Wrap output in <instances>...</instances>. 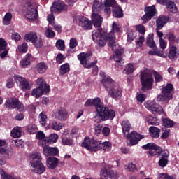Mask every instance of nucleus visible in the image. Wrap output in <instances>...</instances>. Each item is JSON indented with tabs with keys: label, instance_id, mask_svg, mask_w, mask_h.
Wrapping results in <instances>:
<instances>
[{
	"label": "nucleus",
	"instance_id": "obj_37",
	"mask_svg": "<svg viewBox=\"0 0 179 179\" xmlns=\"http://www.w3.org/2000/svg\"><path fill=\"white\" fill-rule=\"evenodd\" d=\"M158 156H159V159H169V156H170V152L169 150H163L161 147L157 150Z\"/></svg>",
	"mask_w": 179,
	"mask_h": 179
},
{
	"label": "nucleus",
	"instance_id": "obj_57",
	"mask_svg": "<svg viewBox=\"0 0 179 179\" xmlns=\"http://www.w3.org/2000/svg\"><path fill=\"white\" fill-rule=\"evenodd\" d=\"M168 41H169V44H171L172 45H174V43H176V35L173 33H169L168 34Z\"/></svg>",
	"mask_w": 179,
	"mask_h": 179
},
{
	"label": "nucleus",
	"instance_id": "obj_7",
	"mask_svg": "<svg viewBox=\"0 0 179 179\" xmlns=\"http://www.w3.org/2000/svg\"><path fill=\"white\" fill-rule=\"evenodd\" d=\"M93 54L92 52H81L79 55H78L77 57L78 61H80V63L82 66H84V68H87V69H90V68L94 66L96 64H97V60H94L92 62L87 63L89 59H90V57H92Z\"/></svg>",
	"mask_w": 179,
	"mask_h": 179
},
{
	"label": "nucleus",
	"instance_id": "obj_46",
	"mask_svg": "<svg viewBox=\"0 0 179 179\" xmlns=\"http://www.w3.org/2000/svg\"><path fill=\"white\" fill-rule=\"evenodd\" d=\"M164 127L166 128H171L174 125V122L169 118H164L162 120Z\"/></svg>",
	"mask_w": 179,
	"mask_h": 179
},
{
	"label": "nucleus",
	"instance_id": "obj_24",
	"mask_svg": "<svg viewBox=\"0 0 179 179\" xmlns=\"http://www.w3.org/2000/svg\"><path fill=\"white\" fill-rule=\"evenodd\" d=\"M56 117L59 121H66L68 118V110L64 108H60L56 113Z\"/></svg>",
	"mask_w": 179,
	"mask_h": 179
},
{
	"label": "nucleus",
	"instance_id": "obj_19",
	"mask_svg": "<svg viewBox=\"0 0 179 179\" xmlns=\"http://www.w3.org/2000/svg\"><path fill=\"white\" fill-rule=\"evenodd\" d=\"M16 80L18 81L19 86L20 89L23 90V92H26V90H30V89H31V85H30L29 81L26 78L20 76H17L16 77Z\"/></svg>",
	"mask_w": 179,
	"mask_h": 179
},
{
	"label": "nucleus",
	"instance_id": "obj_26",
	"mask_svg": "<svg viewBox=\"0 0 179 179\" xmlns=\"http://www.w3.org/2000/svg\"><path fill=\"white\" fill-rule=\"evenodd\" d=\"M169 22V17L164 15L159 17L156 21L157 30H162L164 24Z\"/></svg>",
	"mask_w": 179,
	"mask_h": 179
},
{
	"label": "nucleus",
	"instance_id": "obj_31",
	"mask_svg": "<svg viewBox=\"0 0 179 179\" xmlns=\"http://www.w3.org/2000/svg\"><path fill=\"white\" fill-rule=\"evenodd\" d=\"M149 132L152 138H155V139H158V138L160 136V129L155 126H151L149 128Z\"/></svg>",
	"mask_w": 179,
	"mask_h": 179
},
{
	"label": "nucleus",
	"instance_id": "obj_12",
	"mask_svg": "<svg viewBox=\"0 0 179 179\" xmlns=\"http://www.w3.org/2000/svg\"><path fill=\"white\" fill-rule=\"evenodd\" d=\"M144 106L152 114H163V107L153 101L145 103Z\"/></svg>",
	"mask_w": 179,
	"mask_h": 179
},
{
	"label": "nucleus",
	"instance_id": "obj_58",
	"mask_svg": "<svg viewBox=\"0 0 179 179\" xmlns=\"http://www.w3.org/2000/svg\"><path fill=\"white\" fill-rule=\"evenodd\" d=\"M136 99L139 103H143L146 100V94L137 93Z\"/></svg>",
	"mask_w": 179,
	"mask_h": 179
},
{
	"label": "nucleus",
	"instance_id": "obj_33",
	"mask_svg": "<svg viewBox=\"0 0 179 179\" xmlns=\"http://www.w3.org/2000/svg\"><path fill=\"white\" fill-rule=\"evenodd\" d=\"M58 141V134H52L48 137H45L44 140V143L47 145V143H55Z\"/></svg>",
	"mask_w": 179,
	"mask_h": 179
},
{
	"label": "nucleus",
	"instance_id": "obj_43",
	"mask_svg": "<svg viewBox=\"0 0 179 179\" xmlns=\"http://www.w3.org/2000/svg\"><path fill=\"white\" fill-rule=\"evenodd\" d=\"M47 68H48L47 64L44 62H41L37 65V71L40 73H44V72L47 71Z\"/></svg>",
	"mask_w": 179,
	"mask_h": 179
},
{
	"label": "nucleus",
	"instance_id": "obj_40",
	"mask_svg": "<svg viewBox=\"0 0 179 179\" xmlns=\"http://www.w3.org/2000/svg\"><path fill=\"white\" fill-rule=\"evenodd\" d=\"M50 127L54 131H61L62 129V124L57 120H52L50 123Z\"/></svg>",
	"mask_w": 179,
	"mask_h": 179
},
{
	"label": "nucleus",
	"instance_id": "obj_30",
	"mask_svg": "<svg viewBox=\"0 0 179 179\" xmlns=\"http://www.w3.org/2000/svg\"><path fill=\"white\" fill-rule=\"evenodd\" d=\"M31 166H34V164H38L41 163V155L38 152L34 153L30 157Z\"/></svg>",
	"mask_w": 179,
	"mask_h": 179
},
{
	"label": "nucleus",
	"instance_id": "obj_45",
	"mask_svg": "<svg viewBox=\"0 0 179 179\" xmlns=\"http://www.w3.org/2000/svg\"><path fill=\"white\" fill-rule=\"evenodd\" d=\"M56 48L59 51H64L65 50V41L62 39H59L56 42Z\"/></svg>",
	"mask_w": 179,
	"mask_h": 179
},
{
	"label": "nucleus",
	"instance_id": "obj_18",
	"mask_svg": "<svg viewBox=\"0 0 179 179\" xmlns=\"http://www.w3.org/2000/svg\"><path fill=\"white\" fill-rule=\"evenodd\" d=\"M42 145L43 148V155H44V156H57V155H58L59 151L57 147L52 148L48 145H44V144H42Z\"/></svg>",
	"mask_w": 179,
	"mask_h": 179
},
{
	"label": "nucleus",
	"instance_id": "obj_22",
	"mask_svg": "<svg viewBox=\"0 0 179 179\" xmlns=\"http://www.w3.org/2000/svg\"><path fill=\"white\" fill-rule=\"evenodd\" d=\"M115 178L117 173L113 170H107L106 168H103L101 171V179Z\"/></svg>",
	"mask_w": 179,
	"mask_h": 179
},
{
	"label": "nucleus",
	"instance_id": "obj_17",
	"mask_svg": "<svg viewBox=\"0 0 179 179\" xmlns=\"http://www.w3.org/2000/svg\"><path fill=\"white\" fill-rule=\"evenodd\" d=\"M17 104H19V99L16 97H10L6 100L4 106L8 110H15L17 108Z\"/></svg>",
	"mask_w": 179,
	"mask_h": 179
},
{
	"label": "nucleus",
	"instance_id": "obj_1",
	"mask_svg": "<svg viewBox=\"0 0 179 179\" xmlns=\"http://www.w3.org/2000/svg\"><path fill=\"white\" fill-rule=\"evenodd\" d=\"M92 37L93 41L96 42L99 47H104V45H106V41H108V46L112 48L113 51L115 50V54L113 55L115 62H117V65L122 66V64H124V60L122 59L124 50L117 49L115 38L113 34H103V29L99 28L92 31Z\"/></svg>",
	"mask_w": 179,
	"mask_h": 179
},
{
	"label": "nucleus",
	"instance_id": "obj_35",
	"mask_svg": "<svg viewBox=\"0 0 179 179\" xmlns=\"http://www.w3.org/2000/svg\"><path fill=\"white\" fill-rule=\"evenodd\" d=\"M146 45H148V47H150V48H156V43H155V41L153 39V34H150L147 36Z\"/></svg>",
	"mask_w": 179,
	"mask_h": 179
},
{
	"label": "nucleus",
	"instance_id": "obj_5",
	"mask_svg": "<svg viewBox=\"0 0 179 179\" xmlns=\"http://www.w3.org/2000/svg\"><path fill=\"white\" fill-rule=\"evenodd\" d=\"M140 82L141 85V90L143 92H148V90H152L155 80L153 79L152 73L143 72L141 73Z\"/></svg>",
	"mask_w": 179,
	"mask_h": 179
},
{
	"label": "nucleus",
	"instance_id": "obj_15",
	"mask_svg": "<svg viewBox=\"0 0 179 179\" xmlns=\"http://www.w3.org/2000/svg\"><path fill=\"white\" fill-rule=\"evenodd\" d=\"M108 93L115 100H120L122 97V90L117 85L110 89Z\"/></svg>",
	"mask_w": 179,
	"mask_h": 179
},
{
	"label": "nucleus",
	"instance_id": "obj_60",
	"mask_svg": "<svg viewBox=\"0 0 179 179\" xmlns=\"http://www.w3.org/2000/svg\"><path fill=\"white\" fill-rule=\"evenodd\" d=\"M156 121H157V119H156V117H153V116H148L147 117V122L149 125H156Z\"/></svg>",
	"mask_w": 179,
	"mask_h": 179
},
{
	"label": "nucleus",
	"instance_id": "obj_49",
	"mask_svg": "<svg viewBox=\"0 0 179 179\" xmlns=\"http://www.w3.org/2000/svg\"><path fill=\"white\" fill-rule=\"evenodd\" d=\"M22 135V131H20V129H13L11 131V136L13 138H20Z\"/></svg>",
	"mask_w": 179,
	"mask_h": 179
},
{
	"label": "nucleus",
	"instance_id": "obj_47",
	"mask_svg": "<svg viewBox=\"0 0 179 179\" xmlns=\"http://www.w3.org/2000/svg\"><path fill=\"white\" fill-rule=\"evenodd\" d=\"M135 71L134 68V64H128L125 69H124V72L127 73V75H129L131 73H134V71Z\"/></svg>",
	"mask_w": 179,
	"mask_h": 179
},
{
	"label": "nucleus",
	"instance_id": "obj_11",
	"mask_svg": "<svg viewBox=\"0 0 179 179\" xmlns=\"http://www.w3.org/2000/svg\"><path fill=\"white\" fill-rule=\"evenodd\" d=\"M145 15L141 17L143 24H146L154 16H156L157 11L156 10V6L152 5L151 6H146L144 9Z\"/></svg>",
	"mask_w": 179,
	"mask_h": 179
},
{
	"label": "nucleus",
	"instance_id": "obj_36",
	"mask_svg": "<svg viewBox=\"0 0 179 179\" xmlns=\"http://www.w3.org/2000/svg\"><path fill=\"white\" fill-rule=\"evenodd\" d=\"M145 150H158L160 146L156 145L155 143H148L142 146Z\"/></svg>",
	"mask_w": 179,
	"mask_h": 179
},
{
	"label": "nucleus",
	"instance_id": "obj_29",
	"mask_svg": "<svg viewBox=\"0 0 179 179\" xmlns=\"http://www.w3.org/2000/svg\"><path fill=\"white\" fill-rule=\"evenodd\" d=\"M101 103V99L99 97L94 98L93 99H88L86 101L85 103V107H92V106H94L95 109L97 108L99 104Z\"/></svg>",
	"mask_w": 179,
	"mask_h": 179
},
{
	"label": "nucleus",
	"instance_id": "obj_16",
	"mask_svg": "<svg viewBox=\"0 0 179 179\" xmlns=\"http://www.w3.org/2000/svg\"><path fill=\"white\" fill-rule=\"evenodd\" d=\"M52 13H57V12H62L68 10V6L64 3L55 2L50 8Z\"/></svg>",
	"mask_w": 179,
	"mask_h": 179
},
{
	"label": "nucleus",
	"instance_id": "obj_21",
	"mask_svg": "<svg viewBox=\"0 0 179 179\" xmlns=\"http://www.w3.org/2000/svg\"><path fill=\"white\" fill-rule=\"evenodd\" d=\"M102 85L104 86L105 89H106L108 92L110 89L112 87H114L117 84H115V82L113 80V78L110 76H104L101 80Z\"/></svg>",
	"mask_w": 179,
	"mask_h": 179
},
{
	"label": "nucleus",
	"instance_id": "obj_25",
	"mask_svg": "<svg viewBox=\"0 0 179 179\" xmlns=\"http://www.w3.org/2000/svg\"><path fill=\"white\" fill-rule=\"evenodd\" d=\"M46 163L48 169H51L52 170L58 166V163H59V160L58 159V158L55 157H49L47 159Z\"/></svg>",
	"mask_w": 179,
	"mask_h": 179
},
{
	"label": "nucleus",
	"instance_id": "obj_32",
	"mask_svg": "<svg viewBox=\"0 0 179 179\" xmlns=\"http://www.w3.org/2000/svg\"><path fill=\"white\" fill-rule=\"evenodd\" d=\"M121 126L122 128V132L124 135H127V133L129 134V131L131 128H132L131 122H129L128 120H123L122 122Z\"/></svg>",
	"mask_w": 179,
	"mask_h": 179
},
{
	"label": "nucleus",
	"instance_id": "obj_9",
	"mask_svg": "<svg viewBox=\"0 0 179 179\" xmlns=\"http://www.w3.org/2000/svg\"><path fill=\"white\" fill-rule=\"evenodd\" d=\"M25 8H27L25 17L28 20H36L38 17V11H37L36 5L31 3L30 1H27Z\"/></svg>",
	"mask_w": 179,
	"mask_h": 179
},
{
	"label": "nucleus",
	"instance_id": "obj_38",
	"mask_svg": "<svg viewBox=\"0 0 179 179\" xmlns=\"http://www.w3.org/2000/svg\"><path fill=\"white\" fill-rule=\"evenodd\" d=\"M166 8L169 10V12H171V13H177V6H176V3L172 1H169Z\"/></svg>",
	"mask_w": 179,
	"mask_h": 179
},
{
	"label": "nucleus",
	"instance_id": "obj_39",
	"mask_svg": "<svg viewBox=\"0 0 179 179\" xmlns=\"http://www.w3.org/2000/svg\"><path fill=\"white\" fill-rule=\"evenodd\" d=\"M69 47L70 49L68 50V52L69 54L73 52V48H76V47H78V40L76 39V38H71L70 39V42H69Z\"/></svg>",
	"mask_w": 179,
	"mask_h": 179
},
{
	"label": "nucleus",
	"instance_id": "obj_13",
	"mask_svg": "<svg viewBox=\"0 0 179 179\" xmlns=\"http://www.w3.org/2000/svg\"><path fill=\"white\" fill-rule=\"evenodd\" d=\"M6 142L3 140H0V154L3 156L6 159H9L12 157V155H13V151H12V147H6L3 148L2 146H5Z\"/></svg>",
	"mask_w": 179,
	"mask_h": 179
},
{
	"label": "nucleus",
	"instance_id": "obj_48",
	"mask_svg": "<svg viewBox=\"0 0 179 179\" xmlns=\"http://www.w3.org/2000/svg\"><path fill=\"white\" fill-rule=\"evenodd\" d=\"M39 118H40L39 122L41 125H42V127H45L47 124V115H45L43 113H41L39 114Z\"/></svg>",
	"mask_w": 179,
	"mask_h": 179
},
{
	"label": "nucleus",
	"instance_id": "obj_63",
	"mask_svg": "<svg viewBox=\"0 0 179 179\" xmlns=\"http://www.w3.org/2000/svg\"><path fill=\"white\" fill-rule=\"evenodd\" d=\"M8 44L6 43V41L3 40V38H0V51H3L6 50V46Z\"/></svg>",
	"mask_w": 179,
	"mask_h": 179
},
{
	"label": "nucleus",
	"instance_id": "obj_10",
	"mask_svg": "<svg viewBox=\"0 0 179 179\" xmlns=\"http://www.w3.org/2000/svg\"><path fill=\"white\" fill-rule=\"evenodd\" d=\"M74 23L84 29V30H92L93 29V23L89 20V18L83 16L79 15L73 19Z\"/></svg>",
	"mask_w": 179,
	"mask_h": 179
},
{
	"label": "nucleus",
	"instance_id": "obj_4",
	"mask_svg": "<svg viewBox=\"0 0 179 179\" xmlns=\"http://www.w3.org/2000/svg\"><path fill=\"white\" fill-rule=\"evenodd\" d=\"M104 12L110 16L111 15L116 19L124 17V11L115 0H104Z\"/></svg>",
	"mask_w": 179,
	"mask_h": 179
},
{
	"label": "nucleus",
	"instance_id": "obj_51",
	"mask_svg": "<svg viewBox=\"0 0 179 179\" xmlns=\"http://www.w3.org/2000/svg\"><path fill=\"white\" fill-rule=\"evenodd\" d=\"M45 35L46 36L47 38H52V37H55V32L51 29L47 28L46 31H45Z\"/></svg>",
	"mask_w": 179,
	"mask_h": 179
},
{
	"label": "nucleus",
	"instance_id": "obj_62",
	"mask_svg": "<svg viewBox=\"0 0 179 179\" xmlns=\"http://www.w3.org/2000/svg\"><path fill=\"white\" fill-rule=\"evenodd\" d=\"M143 41H145V37L141 36L139 37L138 41L136 42V45L137 48H141L142 45H143Z\"/></svg>",
	"mask_w": 179,
	"mask_h": 179
},
{
	"label": "nucleus",
	"instance_id": "obj_44",
	"mask_svg": "<svg viewBox=\"0 0 179 179\" xmlns=\"http://www.w3.org/2000/svg\"><path fill=\"white\" fill-rule=\"evenodd\" d=\"M10 20H12V13H6L3 20V24L8 26L10 24Z\"/></svg>",
	"mask_w": 179,
	"mask_h": 179
},
{
	"label": "nucleus",
	"instance_id": "obj_59",
	"mask_svg": "<svg viewBox=\"0 0 179 179\" xmlns=\"http://www.w3.org/2000/svg\"><path fill=\"white\" fill-rule=\"evenodd\" d=\"M158 164L160 167L164 168L169 164V159H159Z\"/></svg>",
	"mask_w": 179,
	"mask_h": 179
},
{
	"label": "nucleus",
	"instance_id": "obj_3",
	"mask_svg": "<svg viewBox=\"0 0 179 179\" xmlns=\"http://www.w3.org/2000/svg\"><path fill=\"white\" fill-rule=\"evenodd\" d=\"M95 110V122L99 123L107 121L108 120H114L115 117V111L108 108V107L101 104V103H99Z\"/></svg>",
	"mask_w": 179,
	"mask_h": 179
},
{
	"label": "nucleus",
	"instance_id": "obj_28",
	"mask_svg": "<svg viewBox=\"0 0 179 179\" xmlns=\"http://www.w3.org/2000/svg\"><path fill=\"white\" fill-rule=\"evenodd\" d=\"M169 59L171 61H176L177 59V47L172 45L169 47V52L167 55Z\"/></svg>",
	"mask_w": 179,
	"mask_h": 179
},
{
	"label": "nucleus",
	"instance_id": "obj_56",
	"mask_svg": "<svg viewBox=\"0 0 179 179\" xmlns=\"http://www.w3.org/2000/svg\"><path fill=\"white\" fill-rule=\"evenodd\" d=\"M27 129L29 134H34L37 131V126H36V124H30L28 126Z\"/></svg>",
	"mask_w": 179,
	"mask_h": 179
},
{
	"label": "nucleus",
	"instance_id": "obj_53",
	"mask_svg": "<svg viewBox=\"0 0 179 179\" xmlns=\"http://www.w3.org/2000/svg\"><path fill=\"white\" fill-rule=\"evenodd\" d=\"M0 174L1 176V178L2 179H17V178H15V176H12L8 173H6V172H5V171L2 170L0 172Z\"/></svg>",
	"mask_w": 179,
	"mask_h": 179
},
{
	"label": "nucleus",
	"instance_id": "obj_52",
	"mask_svg": "<svg viewBox=\"0 0 179 179\" xmlns=\"http://www.w3.org/2000/svg\"><path fill=\"white\" fill-rule=\"evenodd\" d=\"M32 43L34 44V47H36V48H41L43 47V39H41V38H38V37H37V38L35 39V41L32 42Z\"/></svg>",
	"mask_w": 179,
	"mask_h": 179
},
{
	"label": "nucleus",
	"instance_id": "obj_54",
	"mask_svg": "<svg viewBox=\"0 0 179 179\" xmlns=\"http://www.w3.org/2000/svg\"><path fill=\"white\" fill-rule=\"evenodd\" d=\"M27 43L24 42L22 45H18V51L22 52L23 54L27 52Z\"/></svg>",
	"mask_w": 179,
	"mask_h": 179
},
{
	"label": "nucleus",
	"instance_id": "obj_61",
	"mask_svg": "<svg viewBox=\"0 0 179 179\" xmlns=\"http://www.w3.org/2000/svg\"><path fill=\"white\" fill-rule=\"evenodd\" d=\"M64 61H65L64 55H62V53H59L56 57V62H57V64H62Z\"/></svg>",
	"mask_w": 179,
	"mask_h": 179
},
{
	"label": "nucleus",
	"instance_id": "obj_64",
	"mask_svg": "<svg viewBox=\"0 0 179 179\" xmlns=\"http://www.w3.org/2000/svg\"><path fill=\"white\" fill-rule=\"evenodd\" d=\"M127 170L131 172L136 171V165L134 164L133 163H129L127 164Z\"/></svg>",
	"mask_w": 179,
	"mask_h": 179
},
{
	"label": "nucleus",
	"instance_id": "obj_41",
	"mask_svg": "<svg viewBox=\"0 0 179 179\" xmlns=\"http://www.w3.org/2000/svg\"><path fill=\"white\" fill-rule=\"evenodd\" d=\"M71 68L69 66V64L68 63H65L62 65H61L60 68H59V72H60V75H65V73H68V72H69Z\"/></svg>",
	"mask_w": 179,
	"mask_h": 179
},
{
	"label": "nucleus",
	"instance_id": "obj_6",
	"mask_svg": "<svg viewBox=\"0 0 179 179\" xmlns=\"http://www.w3.org/2000/svg\"><path fill=\"white\" fill-rule=\"evenodd\" d=\"M36 84L38 87L36 89H34L31 92V95L36 99H38V97H41L43 93H49L50 88L49 85H47V83L44 81L43 78H38L36 80Z\"/></svg>",
	"mask_w": 179,
	"mask_h": 179
},
{
	"label": "nucleus",
	"instance_id": "obj_27",
	"mask_svg": "<svg viewBox=\"0 0 179 179\" xmlns=\"http://www.w3.org/2000/svg\"><path fill=\"white\" fill-rule=\"evenodd\" d=\"M31 167L32 171L36 174H43V173L45 171V166H44L43 162H40L39 164H34V165H31Z\"/></svg>",
	"mask_w": 179,
	"mask_h": 179
},
{
	"label": "nucleus",
	"instance_id": "obj_14",
	"mask_svg": "<svg viewBox=\"0 0 179 179\" xmlns=\"http://www.w3.org/2000/svg\"><path fill=\"white\" fill-rule=\"evenodd\" d=\"M127 138H130V145L135 146V145H138L139 141L145 138V135H142L136 131H132L131 134H127Z\"/></svg>",
	"mask_w": 179,
	"mask_h": 179
},
{
	"label": "nucleus",
	"instance_id": "obj_50",
	"mask_svg": "<svg viewBox=\"0 0 179 179\" xmlns=\"http://www.w3.org/2000/svg\"><path fill=\"white\" fill-rule=\"evenodd\" d=\"M136 31H138V33H139L140 34H142L143 36V34H145V33H146V30L145 29V26L142 24L136 25Z\"/></svg>",
	"mask_w": 179,
	"mask_h": 179
},
{
	"label": "nucleus",
	"instance_id": "obj_34",
	"mask_svg": "<svg viewBox=\"0 0 179 179\" xmlns=\"http://www.w3.org/2000/svg\"><path fill=\"white\" fill-rule=\"evenodd\" d=\"M24 40L27 43H34L37 40V34L36 32H29V34H25Z\"/></svg>",
	"mask_w": 179,
	"mask_h": 179
},
{
	"label": "nucleus",
	"instance_id": "obj_23",
	"mask_svg": "<svg viewBox=\"0 0 179 179\" xmlns=\"http://www.w3.org/2000/svg\"><path fill=\"white\" fill-rule=\"evenodd\" d=\"M106 8L103 0H94L92 5V12L95 13H100L103 8Z\"/></svg>",
	"mask_w": 179,
	"mask_h": 179
},
{
	"label": "nucleus",
	"instance_id": "obj_20",
	"mask_svg": "<svg viewBox=\"0 0 179 179\" xmlns=\"http://www.w3.org/2000/svg\"><path fill=\"white\" fill-rule=\"evenodd\" d=\"M92 23L94 27H98V29H101V24L103 23V17L101 15H99V13H93L92 14Z\"/></svg>",
	"mask_w": 179,
	"mask_h": 179
},
{
	"label": "nucleus",
	"instance_id": "obj_8",
	"mask_svg": "<svg viewBox=\"0 0 179 179\" xmlns=\"http://www.w3.org/2000/svg\"><path fill=\"white\" fill-rule=\"evenodd\" d=\"M173 84H167L166 86L162 88V94H159L157 97V101H166V100H171L173 99Z\"/></svg>",
	"mask_w": 179,
	"mask_h": 179
},
{
	"label": "nucleus",
	"instance_id": "obj_42",
	"mask_svg": "<svg viewBox=\"0 0 179 179\" xmlns=\"http://www.w3.org/2000/svg\"><path fill=\"white\" fill-rule=\"evenodd\" d=\"M30 58H31V55L27 54L25 59L21 62V65L23 68H27V66L30 65Z\"/></svg>",
	"mask_w": 179,
	"mask_h": 179
},
{
	"label": "nucleus",
	"instance_id": "obj_2",
	"mask_svg": "<svg viewBox=\"0 0 179 179\" xmlns=\"http://www.w3.org/2000/svg\"><path fill=\"white\" fill-rule=\"evenodd\" d=\"M81 146L82 148L87 149V150H90V152H97L98 150H100V149L108 152V150L111 149V143L106 141L101 143L94 138L85 137L81 143Z\"/></svg>",
	"mask_w": 179,
	"mask_h": 179
},
{
	"label": "nucleus",
	"instance_id": "obj_55",
	"mask_svg": "<svg viewBox=\"0 0 179 179\" xmlns=\"http://www.w3.org/2000/svg\"><path fill=\"white\" fill-rule=\"evenodd\" d=\"M62 145H66V146H71L73 145V140L69 139L68 138H63L62 139Z\"/></svg>",
	"mask_w": 179,
	"mask_h": 179
}]
</instances>
